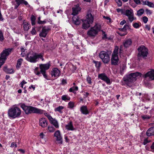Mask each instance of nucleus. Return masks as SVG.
<instances>
[{
	"instance_id": "f257e3e1",
	"label": "nucleus",
	"mask_w": 154,
	"mask_h": 154,
	"mask_svg": "<svg viewBox=\"0 0 154 154\" xmlns=\"http://www.w3.org/2000/svg\"><path fill=\"white\" fill-rule=\"evenodd\" d=\"M141 75L140 73L138 72L131 73L124 76L123 80L128 86L131 87V84L135 82L137 79V77L139 76H140Z\"/></svg>"
},
{
	"instance_id": "f03ea898",
	"label": "nucleus",
	"mask_w": 154,
	"mask_h": 154,
	"mask_svg": "<svg viewBox=\"0 0 154 154\" xmlns=\"http://www.w3.org/2000/svg\"><path fill=\"white\" fill-rule=\"evenodd\" d=\"M41 59L42 61L44 60L43 54L42 53L38 54L33 52H29L26 56V59L28 61L35 63L38 61V59Z\"/></svg>"
},
{
	"instance_id": "7ed1b4c3",
	"label": "nucleus",
	"mask_w": 154,
	"mask_h": 154,
	"mask_svg": "<svg viewBox=\"0 0 154 154\" xmlns=\"http://www.w3.org/2000/svg\"><path fill=\"white\" fill-rule=\"evenodd\" d=\"M20 106L27 114L31 113L42 114L44 113V111L42 110L32 106H26L24 104H22Z\"/></svg>"
},
{
	"instance_id": "20e7f679",
	"label": "nucleus",
	"mask_w": 154,
	"mask_h": 154,
	"mask_svg": "<svg viewBox=\"0 0 154 154\" xmlns=\"http://www.w3.org/2000/svg\"><path fill=\"white\" fill-rule=\"evenodd\" d=\"M21 114V109L17 106H13L9 109L8 111V117L12 119L20 117Z\"/></svg>"
},
{
	"instance_id": "39448f33",
	"label": "nucleus",
	"mask_w": 154,
	"mask_h": 154,
	"mask_svg": "<svg viewBox=\"0 0 154 154\" xmlns=\"http://www.w3.org/2000/svg\"><path fill=\"white\" fill-rule=\"evenodd\" d=\"M94 18L91 13H88L86 15V19L83 20L82 27L85 29H88L90 24L93 22Z\"/></svg>"
},
{
	"instance_id": "423d86ee",
	"label": "nucleus",
	"mask_w": 154,
	"mask_h": 154,
	"mask_svg": "<svg viewBox=\"0 0 154 154\" xmlns=\"http://www.w3.org/2000/svg\"><path fill=\"white\" fill-rule=\"evenodd\" d=\"M101 26L99 24L96 23L94 27L91 28L87 32V34L89 37H94L100 30Z\"/></svg>"
},
{
	"instance_id": "0eeeda50",
	"label": "nucleus",
	"mask_w": 154,
	"mask_h": 154,
	"mask_svg": "<svg viewBox=\"0 0 154 154\" xmlns=\"http://www.w3.org/2000/svg\"><path fill=\"white\" fill-rule=\"evenodd\" d=\"M138 53L137 57L139 59L142 57L146 58L148 54V49L144 45H141L137 49Z\"/></svg>"
},
{
	"instance_id": "6e6552de",
	"label": "nucleus",
	"mask_w": 154,
	"mask_h": 154,
	"mask_svg": "<svg viewBox=\"0 0 154 154\" xmlns=\"http://www.w3.org/2000/svg\"><path fill=\"white\" fill-rule=\"evenodd\" d=\"M12 49H8L3 51L1 54L0 57V68L5 63L6 59V57L11 53Z\"/></svg>"
},
{
	"instance_id": "1a4fd4ad",
	"label": "nucleus",
	"mask_w": 154,
	"mask_h": 154,
	"mask_svg": "<svg viewBox=\"0 0 154 154\" xmlns=\"http://www.w3.org/2000/svg\"><path fill=\"white\" fill-rule=\"evenodd\" d=\"M99 56L105 63H107L110 61L109 56L108 53L104 51H101L99 54Z\"/></svg>"
},
{
	"instance_id": "9d476101",
	"label": "nucleus",
	"mask_w": 154,
	"mask_h": 154,
	"mask_svg": "<svg viewBox=\"0 0 154 154\" xmlns=\"http://www.w3.org/2000/svg\"><path fill=\"white\" fill-rule=\"evenodd\" d=\"M50 66L49 63L45 64H41L39 65L40 72L45 78L47 79V75L46 74V70L48 69Z\"/></svg>"
},
{
	"instance_id": "9b49d317",
	"label": "nucleus",
	"mask_w": 154,
	"mask_h": 154,
	"mask_svg": "<svg viewBox=\"0 0 154 154\" xmlns=\"http://www.w3.org/2000/svg\"><path fill=\"white\" fill-rule=\"evenodd\" d=\"M125 14L128 17V19L131 22H132L135 19L134 17L133 10L130 9L125 11Z\"/></svg>"
},
{
	"instance_id": "f8f14e48",
	"label": "nucleus",
	"mask_w": 154,
	"mask_h": 154,
	"mask_svg": "<svg viewBox=\"0 0 154 154\" xmlns=\"http://www.w3.org/2000/svg\"><path fill=\"white\" fill-rule=\"evenodd\" d=\"M98 78L105 82L108 84H111V82L109 78L105 73H101L98 75Z\"/></svg>"
},
{
	"instance_id": "ddd939ff",
	"label": "nucleus",
	"mask_w": 154,
	"mask_h": 154,
	"mask_svg": "<svg viewBox=\"0 0 154 154\" xmlns=\"http://www.w3.org/2000/svg\"><path fill=\"white\" fill-rule=\"evenodd\" d=\"M54 135L55 137H56V140L57 141V143L62 144L63 143V140L60 131L59 130L56 131L54 133Z\"/></svg>"
},
{
	"instance_id": "4468645a",
	"label": "nucleus",
	"mask_w": 154,
	"mask_h": 154,
	"mask_svg": "<svg viewBox=\"0 0 154 154\" xmlns=\"http://www.w3.org/2000/svg\"><path fill=\"white\" fill-rule=\"evenodd\" d=\"M81 9V8L79 7V4H77V5H75L72 8V15L73 16L76 15L80 11Z\"/></svg>"
},
{
	"instance_id": "2eb2a0df",
	"label": "nucleus",
	"mask_w": 154,
	"mask_h": 154,
	"mask_svg": "<svg viewBox=\"0 0 154 154\" xmlns=\"http://www.w3.org/2000/svg\"><path fill=\"white\" fill-rule=\"evenodd\" d=\"M50 29V28L48 27H46L45 26L43 27L42 32L39 34L40 36L45 37Z\"/></svg>"
},
{
	"instance_id": "dca6fc26",
	"label": "nucleus",
	"mask_w": 154,
	"mask_h": 154,
	"mask_svg": "<svg viewBox=\"0 0 154 154\" xmlns=\"http://www.w3.org/2000/svg\"><path fill=\"white\" fill-rule=\"evenodd\" d=\"M39 125L42 128H45L48 125V122L46 119L42 118L39 119Z\"/></svg>"
},
{
	"instance_id": "f3484780",
	"label": "nucleus",
	"mask_w": 154,
	"mask_h": 154,
	"mask_svg": "<svg viewBox=\"0 0 154 154\" xmlns=\"http://www.w3.org/2000/svg\"><path fill=\"white\" fill-rule=\"evenodd\" d=\"M144 77L145 78L149 77L150 80H154V69H152L147 72L144 75Z\"/></svg>"
},
{
	"instance_id": "a211bd4d",
	"label": "nucleus",
	"mask_w": 154,
	"mask_h": 154,
	"mask_svg": "<svg viewBox=\"0 0 154 154\" xmlns=\"http://www.w3.org/2000/svg\"><path fill=\"white\" fill-rule=\"evenodd\" d=\"M60 72L59 69L57 68L53 69L51 72V74L52 76L54 77H58L60 75Z\"/></svg>"
},
{
	"instance_id": "6ab92c4d",
	"label": "nucleus",
	"mask_w": 154,
	"mask_h": 154,
	"mask_svg": "<svg viewBox=\"0 0 154 154\" xmlns=\"http://www.w3.org/2000/svg\"><path fill=\"white\" fill-rule=\"evenodd\" d=\"M119 61V58L118 56L112 55L111 58V64L113 65L117 64Z\"/></svg>"
},
{
	"instance_id": "aec40b11",
	"label": "nucleus",
	"mask_w": 154,
	"mask_h": 154,
	"mask_svg": "<svg viewBox=\"0 0 154 154\" xmlns=\"http://www.w3.org/2000/svg\"><path fill=\"white\" fill-rule=\"evenodd\" d=\"M72 19L73 23L76 25H79L81 23L79 18L76 15L73 16Z\"/></svg>"
},
{
	"instance_id": "412c9836",
	"label": "nucleus",
	"mask_w": 154,
	"mask_h": 154,
	"mask_svg": "<svg viewBox=\"0 0 154 154\" xmlns=\"http://www.w3.org/2000/svg\"><path fill=\"white\" fill-rule=\"evenodd\" d=\"M146 135L148 136L154 135V127L150 128L146 132Z\"/></svg>"
},
{
	"instance_id": "4be33fe9",
	"label": "nucleus",
	"mask_w": 154,
	"mask_h": 154,
	"mask_svg": "<svg viewBox=\"0 0 154 154\" xmlns=\"http://www.w3.org/2000/svg\"><path fill=\"white\" fill-rule=\"evenodd\" d=\"M132 43L131 39H129L123 42V45L125 47L127 48L131 45Z\"/></svg>"
},
{
	"instance_id": "5701e85b",
	"label": "nucleus",
	"mask_w": 154,
	"mask_h": 154,
	"mask_svg": "<svg viewBox=\"0 0 154 154\" xmlns=\"http://www.w3.org/2000/svg\"><path fill=\"white\" fill-rule=\"evenodd\" d=\"M66 129L68 130L73 131L75 129L73 126L72 122H70L67 125L65 126Z\"/></svg>"
},
{
	"instance_id": "b1692460",
	"label": "nucleus",
	"mask_w": 154,
	"mask_h": 154,
	"mask_svg": "<svg viewBox=\"0 0 154 154\" xmlns=\"http://www.w3.org/2000/svg\"><path fill=\"white\" fill-rule=\"evenodd\" d=\"M142 1L143 3V5H147L149 7L154 8V4L153 3L147 0L145 1Z\"/></svg>"
},
{
	"instance_id": "393cba45",
	"label": "nucleus",
	"mask_w": 154,
	"mask_h": 154,
	"mask_svg": "<svg viewBox=\"0 0 154 154\" xmlns=\"http://www.w3.org/2000/svg\"><path fill=\"white\" fill-rule=\"evenodd\" d=\"M51 123L55 127L57 128H59V125L57 121L55 119L53 118L52 119L50 120Z\"/></svg>"
},
{
	"instance_id": "a878e982",
	"label": "nucleus",
	"mask_w": 154,
	"mask_h": 154,
	"mask_svg": "<svg viewBox=\"0 0 154 154\" xmlns=\"http://www.w3.org/2000/svg\"><path fill=\"white\" fill-rule=\"evenodd\" d=\"M80 110L81 112L83 114H87L88 113V112L86 106H82Z\"/></svg>"
},
{
	"instance_id": "bb28decb",
	"label": "nucleus",
	"mask_w": 154,
	"mask_h": 154,
	"mask_svg": "<svg viewBox=\"0 0 154 154\" xmlns=\"http://www.w3.org/2000/svg\"><path fill=\"white\" fill-rule=\"evenodd\" d=\"M4 71L8 74H12L14 73V71L12 69H8L7 66H4L3 68Z\"/></svg>"
},
{
	"instance_id": "cd10ccee",
	"label": "nucleus",
	"mask_w": 154,
	"mask_h": 154,
	"mask_svg": "<svg viewBox=\"0 0 154 154\" xmlns=\"http://www.w3.org/2000/svg\"><path fill=\"white\" fill-rule=\"evenodd\" d=\"M15 2L17 5H20V4H24L25 5H27L28 4V3L25 0H15Z\"/></svg>"
},
{
	"instance_id": "c85d7f7f",
	"label": "nucleus",
	"mask_w": 154,
	"mask_h": 154,
	"mask_svg": "<svg viewBox=\"0 0 154 154\" xmlns=\"http://www.w3.org/2000/svg\"><path fill=\"white\" fill-rule=\"evenodd\" d=\"M23 28L24 30L27 31L29 29V27L30 26V23L28 22L23 23Z\"/></svg>"
},
{
	"instance_id": "c756f323",
	"label": "nucleus",
	"mask_w": 154,
	"mask_h": 154,
	"mask_svg": "<svg viewBox=\"0 0 154 154\" xmlns=\"http://www.w3.org/2000/svg\"><path fill=\"white\" fill-rule=\"evenodd\" d=\"M64 108L63 106H59V107L56 108L54 109L55 111H58L60 113H62L63 112L62 111Z\"/></svg>"
},
{
	"instance_id": "7c9ffc66",
	"label": "nucleus",
	"mask_w": 154,
	"mask_h": 154,
	"mask_svg": "<svg viewBox=\"0 0 154 154\" xmlns=\"http://www.w3.org/2000/svg\"><path fill=\"white\" fill-rule=\"evenodd\" d=\"M23 61V60L22 59H18L17 60V63L16 66V68L17 69L20 67Z\"/></svg>"
},
{
	"instance_id": "2f4dec72",
	"label": "nucleus",
	"mask_w": 154,
	"mask_h": 154,
	"mask_svg": "<svg viewBox=\"0 0 154 154\" xmlns=\"http://www.w3.org/2000/svg\"><path fill=\"white\" fill-rule=\"evenodd\" d=\"M126 66L123 64L121 66L120 68V73L121 74H122L123 73V72L125 69L126 68Z\"/></svg>"
},
{
	"instance_id": "473e14b6",
	"label": "nucleus",
	"mask_w": 154,
	"mask_h": 154,
	"mask_svg": "<svg viewBox=\"0 0 154 154\" xmlns=\"http://www.w3.org/2000/svg\"><path fill=\"white\" fill-rule=\"evenodd\" d=\"M61 99L62 100L65 101L66 100H70V97L68 96L67 95H63L61 97Z\"/></svg>"
},
{
	"instance_id": "72a5a7b5",
	"label": "nucleus",
	"mask_w": 154,
	"mask_h": 154,
	"mask_svg": "<svg viewBox=\"0 0 154 154\" xmlns=\"http://www.w3.org/2000/svg\"><path fill=\"white\" fill-rule=\"evenodd\" d=\"M119 48L118 47L115 48L112 55L118 56Z\"/></svg>"
},
{
	"instance_id": "f704fd0d",
	"label": "nucleus",
	"mask_w": 154,
	"mask_h": 154,
	"mask_svg": "<svg viewBox=\"0 0 154 154\" xmlns=\"http://www.w3.org/2000/svg\"><path fill=\"white\" fill-rule=\"evenodd\" d=\"M93 63L95 64V66L97 68H99L101 64V63L100 62L96 61L94 60H93Z\"/></svg>"
},
{
	"instance_id": "c9c22d12",
	"label": "nucleus",
	"mask_w": 154,
	"mask_h": 154,
	"mask_svg": "<svg viewBox=\"0 0 154 154\" xmlns=\"http://www.w3.org/2000/svg\"><path fill=\"white\" fill-rule=\"evenodd\" d=\"M31 21L32 22V25H34L35 24V21L36 19L35 17L33 15H32L31 17Z\"/></svg>"
},
{
	"instance_id": "e433bc0d",
	"label": "nucleus",
	"mask_w": 154,
	"mask_h": 154,
	"mask_svg": "<svg viewBox=\"0 0 154 154\" xmlns=\"http://www.w3.org/2000/svg\"><path fill=\"white\" fill-rule=\"evenodd\" d=\"M144 10L143 9H140L137 11V15L139 16H141L144 13Z\"/></svg>"
},
{
	"instance_id": "4c0bfd02",
	"label": "nucleus",
	"mask_w": 154,
	"mask_h": 154,
	"mask_svg": "<svg viewBox=\"0 0 154 154\" xmlns=\"http://www.w3.org/2000/svg\"><path fill=\"white\" fill-rule=\"evenodd\" d=\"M48 128L49 132H53L55 131V129L52 126H48Z\"/></svg>"
},
{
	"instance_id": "58836bf2",
	"label": "nucleus",
	"mask_w": 154,
	"mask_h": 154,
	"mask_svg": "<svg viewBox=\"0 0 154 154\" xmlns=\"http://www.w3.org/2000/svg\"><path fill=\"white\" fill-rule=\"evenodd\" d=\"M4 39L3 34L2 32L0 30V42H2Z\"/></svg>"
},
{
	"instance_id": "ea45409f",
	"label": "nucleus",
	"mask_w": 154,
	"mask_h": 154,
	"mask_svg": "<svg viewBox=\"0 0 154 154\" xmlns=\"http://www.w3.org/2000/svg\"><path fill=\"white\" fill-rule=\"evenodd\" d=\"M74 106V103L70 101L68 103V107L70 108H73Z\"/></svg>"
},
{
	"instance_id": "a19ab883",
	"label": "nucleus",
	"mask_w": 154,
	"mask_h": 154,
	"mask_svg": "<svg viewBox=\"0 0 154 154\" xmlns=\"http://www.w3.org/2000/svg\"><path fill=\"white\" fill-rule=\"evenodd\" d=\"M133 27L135 28H138L140 26L139 23H134L133 24Z\"/></svg>"
},
{
	"instance_id": "79ce46f5",
	"label": "nucleus",
	"mask_w": 154,
	"mask_h": 154,
	"mask_svg": "<svg viewBox=\"0 0 154 154\" xmlns=\"http://www.w3.org/2000/svg\"><path fill=\"white\" fill-rule=\"evenodd\" d=\"M44 114L45 116L48 117V119H49V121L51 119H52V117L50 115L48 114L47 113H44Z\"/></svg>"
},
{
	"instance_id": "37998d69",
	"label": "nucleus",
	"mask_w": 154,
	"mask_h": 154,
	"mask_svg": "<svg viewBox=\"0 0 154 154\" xmlns=\"http://www.w3.org/2000/svg\"><path fill=\"white\" fill-rule=\"evenodd\" d=\"M115 1L119 6H121L122 5V2L121 0H115Z\"/></svg>"
},
{
	"instance_id": "c03bdc74",
	"label": "nucleus",
	"mask_w": 154,
	"mask_h": 154,
	"mask_svg": "<svg viewBox=\"0 0 154 154\" xmlns=\"http://www.w3.org/2000/svg\"><path fill=\"white\" fill-rule=\"evenodd\" d=\"M143 22L145 23H146L148 21V19L147 17L144 16L143 17Z\"/></svg>"
},
{
	"instance_id": "a18cd8bd",
	"label": "nucleus",
	"mask_w": 154,
	"mask_h": 154,
	"mask_svg": "<svg viewBox=\"0 0 154 154\" xmlns=\"http://www.w3.org/2000/svg\"><path fill=\"white\" fill-rule=\"evenodd\" d=\"M31 33L32 35H35L36 33L34 27L33 28L31 31Z\"/></svg>"
},
{
	"instance_id": "49530a36",
	"label": "nucleus",
	"mask_w": 154,
	"mask_h": 154,
	"mask_svg": "<svg viewBox=\"0 0 154 154\" xmlns=\"http://www.w3.org/2000/svg\"><path fill=\"white\" fill-rule=\"evenodd\" d=\"M123 27L125 31H126L127 29L130 28V26L128 24H126L124 25Z\"/></svg>"
},
{
	"instance_id": "de8ad7c7",
	"label": "nucleus",
	"mask_w": 154,
	"mask_h": 154,
	"mask_svg": "<svg viewBox=\"0 0 154 154\" xmlns=\"http://www.w3.org/2000/svg\"><path fill=\"white\" fill-rule=\"evenodd\" d=\"M87 80L89 84H91V78L90 77L88 76L87 78Z\"/></svg>"
},
{
	"instance_id": "09e8293b",
	"label": "nucleus",
	"mask_w": 154,
	"mask_h": 154,
	"mask_svg": "<svg viewBox=\"0 0 154 154\" xmlns=\"http://www.w3.org/2000/svg\"><path fill=\"white\" fill-rule=\"evenodd\" d=\"M150 142V140H148L147 139H145L144 141L143 142V143L144 145L146 144L147 143H149Z\"/></svg>"
},
{
	"instance_id": "8fccbe9b",
	"label": "nucleus",
	"mask_w": 154,
	"mask_h": 154,
	"mask_svg": "<svg viewBox=\"0 0 154 154\" xmlns=\"http://www.w3.org/2000/svg\"><path fill=\"white\" fill-rule=\"evenodd\" d=\"M103 18L105 19H106L107 20H109V23H110L111 22V19L110 18L108 17H105V16H104L103 17Z\"/></svg>"
},
{
	"instance_id": "3c124183",
	"label": "nucleus",
	"mask_w": 154,
	"mask_h": 154,
	"mask_svg": "<svg viewBox=\"0 0 154 154\" xmlns=\"http://www.w3.org/2000/svg\"><path fill=\"white\" fill-rule=\"evenodd\" d=\"M146 11L147 14H151L152 13V12L151 11L148 9H146Z\"/></svg>"
},
{
	"instance_id": "603ef678",
	"label": "nucleus",
	"mask_w": 154,
	"mask_h": 154,
	"mask_svg": "<svg viewBox=\"0 0 154 154\" xmlns=\"http://www.w3.org/2000/svg\"><path fill=\"white\" fill-rule=\"evenodd\" d=\"M134 2L137 5L140 4L141 2L140 0H133Z\"/></svg>"
},
{
	"instance_id": "864d4df0",
	"label": "nucleus",
	"mask_w": 154,
	"mask_h": 154,
	"mask_svg": "<svg viewBox=\"0 0 154 154\" xmlns=\"http://www.w3.org/2000/svg\"><path fill=\"white\" fill-rule=\"evenodd\" d=\"M11 147H14L15 148H16L17 147V145L14 142H12L11 144Z\"/></svg>"
},
{
	"instance_id": "5fc2aeb1",
	"label": "nucleus",
	"mask_w": 154,
	"mask_h": 154,
	"mask_svg": "<svg viewBox=\"0 0 154 154\" xmlns=\"http://www.w3.org/2000/svg\"><path fill=\"white\" fill-rule=\"evenodd\" d=\"M126 23V21L125 20H123L120 23V24L121 25H123L125 23Z\"/></svg>"
},
{
	"instance_id": "6e6d98bb",
	"label": "nucleus",
	"mask_w": 154,
	"mask_h": 154,
	"mask_svg": "<svg viewBox=\"0 0 154 154\" xmlns=\"http://www.w3.org/2000/svg\"><path fill=\"white\" fill-rule=\"evenodd\" d=\"M102 32H103V34H104V35H103V37H102L103 38V39L106 38H107L106 35V34H105V32L103 31Z\"/></svg>"
},
{
	"instance_id": "4d7b16f0",
	"label": "nucleus",
	"mask_w": 154,
	"mask_h": 154,
	"mask_svg": "<svg viewBox=\"0 0 154 154\" xmlns=\"http://www.w3.org/2000/svg\"><path fill=\"white\" fill-rule=\"evenodd\" d=\"M46 23V21H42L39 20L38 21V23L39 24H43V23Z\"/></svg>"
},
{
	"instance_id": "13d9d810",
	"label": "nucleus",
	"mask_w": 154,
	"mask_h": 154,
	"mask_svg": "<svg viewBox=\"0 0 154 154\" xmlns=\"http://www.w3.org/2000/svg\"><path fill=\"white\" fill-rule=\"evenodd\" d=\"M150 148L152 149V151L154 152V142L152 143V145L150 147Z\"/></svg>"
},
{
	"instance_id": "bf43d9fd",
	"label": "nucleus",
	"mask_w": 154,
	"mask_h": 154,
	"mask_svg": "<svg viewBox=\"0 0 154 154\" xmlns=\"http://www.w3.org/2000/svg\"><path fill=\"white\" fill-rule=\"evenodd\" d=\"M120 36H123L126 35L127 32H125L124 33H118Z\"/></svg>"
},
{
	"instance_id": "052dcab7",
	"label": "nucleus",
	"mask_w": 154,
	"mask_h": 154,
	"mask_svg": "<svg viewBox=\"0 0 154 154\" xmlns=\"http://www.w3.org/2000/svg\"><path fill=\"white\" fill-rule=\"evenodd\" d=\"M66 83V80L64 79H62V85H64Z\"/></svg>"
},
{
	"instance_id": "680f3d73",
	"label": "nucleus",
	"mask_w": 154,
	"mask_h": 154,
	"mask_svg": "<svg viewBox=\"0 0 154 154\" xmlns=\"http://www.w3.org/2000/svg\"><path fill=\"white\" fill-rule=\"evenodd\" d=\"M39 135L40 137L42 138H43L44 136V135L42 132Z\"/></svg>"
},
{
	"instance_id": "e2e57ef3",
	"label": "nucleus",
	"mask_w": 154,
	"mask_h": 154,
	"mask_svg": "<svg viewBox=\"0 0 154 154\" xmlns=\"http://www.w3.org/2000/svg\"><path fill=\"white\" fill-rule=\"evenodd\" d=\"M145 28L147 29L148 30H149L150 29V27L149 25H146Z\"/></svg>"
},
{
	"instance_id": "0e129e2a",
	"label": "nucleus",
	"mask_w": 154,
	"mask_h": 154,
	"mask_svg": "<svg viewBox=\"0 0 154 154\" xmlns=\"http://www.w3.org/2000/svg\"><path fill=\"white\" fill-rule=\"evenodd\" d=\"M73 89L74 91H77L78 90V87H77V86L73 87Z\"/></svg>"
},
{
	"instance_id": "69168bd1",
	"label": "nucleus",
	"mask_w": 154,
	"mask_h": 154,
	"mask_svg": "<svg viewBox=\"0 0 154 154\" xmlns=\"http://www.w3.org/2000/svg\"><path fill=\"white\" fill-rule=\"evenodd\" d=\"M4 20L3 18L2 17V16L1 12H0V20L3 21Z\"/></svg>"
},
{
	"instance_id": "338daca9",
	"label": "nucleus",
	"mask_w": 154,
	"mask_h": 154,
	"mask_svg": "<svg viewBox=\"0 0 154 154\" xmlns=\"http://www.w3.org/2000/svg\"><path fill=\"white\" fill-rule=\"evenodd\" d=\"M69 91L70 92H74V90H73V87L70 88L69 89Z\"/></svg>"
},
{
	"instance_id": "774afa93",
	"label": "nucleus",
	"mask_w": 154,
	"mask_h": 154,
	"mask_svg": "<svg viewBox=\"0 0 154 154\" xmlns=\"http://www.w3.org/2000/svg\"><path fill=\"white\" fill-rule=\"evenodd\" d=\"M18 150L23 153H24L25 152V151L23 149H20Z\"/></svg>"
}]
</instances>
